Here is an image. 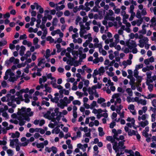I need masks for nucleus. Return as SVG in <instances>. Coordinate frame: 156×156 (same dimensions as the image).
<instances>
[{"mask_svg": "<svg viewBox=\"0 0 156 156\" xmlns=\"http://www.w3.org/2000/svg\"><path fill=\"white\" fill-rule=\"evenodd\" d=\"M29 90V89L27 88L26 89H21L19 91L16 92L15 95L16 97H15V96L12 95L10 94H8L5 97H3L1 98V100L3 102H8L7 105L9 106H12L13 108H15L16 105L13 103L16 102L17 104H20L21 101L23 100L22 94L23 93H27Z\"/></svg>", "mask_w": 156, "mask_h": 156, "instance_id": "1", "label": "nucleus"}, {"mask_svg": "<svg viewBox=\"0 0 156 156\" xmlns=\"http://www.w3.org/2000/svg\"><path fill=\"white\" fill-rule=\"evenodd\" d=\"M30 111L31 109L29 108H26L25 107H22L20 109H19L17 113L18 116L17 118L19 121V125L20 126L24 125L25 122V120L28 122L30 121V119L29 117L33 116L34 114L33 112Z\"/></svg>", "mask_w": 156, "mask_h": 156, "instance_id": "2", "label": "nucleus"}, {"mask_svg": "<svg viewBox=\"0 0 156 156\" xmlns=\"http://www.w3.org/2000/svg\"><path fill=\"white\" fill-rule=\"evenodd\" d=\"M138 38L140 40L139 41V43L137 45L141 48L144 47L145 44L147 43L149 40L147 37H143L142 36H139Z\"/></svg>", "mask_w": 156, "mask_h": 156, "instance_id": "3", "label": "nucleus"}, {"mask_svg": "<svg viewBox=\"0 0 156 156\" xmlns=\"http://www.w3.org/2000/svg\"><path fill=\"white\" fill-rule=\"evenodd\" d=\"M94 2L92 1H90L89 2H87L84 4L85 10L86 12H88L90 10V7H92L94 5Z\"/></svg>", "mask_w": 156, "mask_h": 156, "instance_id": "4", "label": "nucleus"}, {"mask_svg": "<svg viewBox=\"0 0 156 156\" xmlns=\"http://www.w3.org/2000/svg\"><path fill=\"white\" fill-rule=\"evenodd\" d=\"M134 9V6L133 5H131L129 8V12L131 14V16L129 20L130 21L133 20L134 17L135 16V13L134 12L133 10Z\"/></svg>", "mask_w": 156, "mask_h": 156, "instance_id": "5", "label": "nucleus"}, {"mask_svg": "<svg viewBox=\"0 0 156 156\" xmlns=\"http://www.w3.org/2000/svg\"><path fill=\"white\" fill-rule=\"evenodd\" d=\"M147 14V12L146 9L145 8H144V9L141 10V12L140 11L138 10L136 13V16L137 18H140L141 17V16H145Z\"/></svg>", "mask_w": 156, "mask_h": 156, "instance_id": "6", "label": "nucleus"}, {"mask_svg": "<svg viewBox=\"0 0 156 156\" xmlns=\"http://www.w3.org/2000/svg\"><path fill=\"white\" fill-rule=\"evenodd\" d=\"M113 98H115V105H116L117 104H120L121 102V99L118 94H114L112 96Z\"/></svg>", "mask_w": 156, "mask_h": 156, "instance_id": "7", "label": "nucleus"}, {"mask_svg": "<svg viewBox=\"0 0 156 156\" xmlns=\"http://www.w3.org/2000/svg\"><path fill=\"white\" fill-rule=\"evenodd\" d=\"M19 144H20V142H19V140L17 138L10 140L9 145L12 148L14 147V145L16 146Z\"/></svg>", "mask_w": 156, "mask_h": 156, "instance_id": "8", "label": "nucleus"}, {"mask_svg": "<svg viewBox=\"0 0 156 156\" xmlns=\"http://www.w3.org/2000/svg\"><path fill=\"white\" fill-rule=\"evenodd\" d=\"M64 97L63 99L60 100L59 102L58 103V106L61 109H63L65 106H67Z\"/></svg>", "mask_w": 156, "mask_h": 156, "instance_id": "9", "label": "nucleus"}, {"mask_svg": "<svg viewBox=\"0 0 156 156\" xmlns=\"http://www.w3.org/2000/svg\"><path fill=\"white\" fill-rule=\"evenodd\" d=\"M135 108V106L133 104H130L128 107V109L129 110L130 112L133 115H135L136 114Z\"/></svg>", "mask_w": 156, "mask_h": 156, "instance_id": "10", "label": "nucleus"}, {"mask_svg": "<svg viewBox=\"0 0 156 156\" xmlns=\"http://www.w3.org/2000/svg\"><path fill=\"white\" fill-rule=\"evenodd\" d=\"M91 23L90 21L86 22L85 23V25H83V23L82 22H79V25L80 26H83L85 29H86V30H88L90 29V23Z\"/></svg>", "mask_w": 156, "mask_h": 156, "instance_id": "11", "label": "nucleus"}, {"mask_svg": "<svg viewBox=\"0 0 156 156\" xmlns=\"http://www.w3.org/2000/svg\"><path fill=\"white\" fill-rule=\"evenodd\" d=\"M139 72L137 70L135 69L134 71V76L138 80V82H140L142 80V77L138 76Z\"/></svg>", "mask_w": 156, "mask_h": 156, "instance_id": "12", "label": "nucleus"}, {"mask_svg": "<svg viewBox=\"0 0 156 156\" xmlns=\"http://www.w3.org/2000/svg\"><path fill=\"white\" fill-rule=\"evenodd\" d=\"M2 125L3 126L6 127L5 128H6V129L7 130L12 129L14 127L12 125H10L9 126H8V123L6 122H3L2 123Z\"/></svg>", "mask_w": 156, "mask_h": 156, "instance_id": "13", "label": "nucleus"}, {"mask_svg": "<svg viewBox=\"0 0 156 156\" xmlns=\"http://www.w3.org/2000/svg\"><path fill=\"white\" fill-rule=\"evenodd\" d=\"M95 86H92L91 87H89L87 89V91L89 94L93 95L95 92L96 91V89L94 88Z\"/></svg>", "mask_w": 156, "mask_h": 156, "instance_id": "14", "label": "nucleus"}, {"mask_svg": "<svg viewBox=\"0 0 156 156\" xmlns=\"http://www.w3.org/2000/svg\"><path fill=\"white\" fill-rule=\"evenodd\" d=\"M129 45L128 46L129 48L131 50L134 47H136L137 45L135 41L131 40L129 43Z\"/></svg>", "mask_w": 156, "mask_h": 156, "instance_id": "15", "label": "nucleus"}, {"mask_svg": "<svg viewBox=\"0 0 156 156\" xmlns=\"http://www.w3.org/2000/svg\"><path fill=\"white\" fill-rule=\"evenodd\" d=\"M80 36L81 37H83V35L86 33V29L84 28L83 26H80Z\"/></svg>", "mask_w": 156, "mask_h": 156, "instance_id": "16", "label": "nucleus"}, {"mask_svg": "<svg viewBox=\"0 0 156 156\" xmlns=\"http://www.w3.org/2000/svg\"><path fill=\"white\" fill-rule=\"evenodd\" d=\"M82 69L83 70V73H84V71H85L87 73H90L92 71L91 69L87 67L86 65L83 66L82 67Z\"/></svg>", "mask_w": 156, "mask_h": 156, "instance_id": "17", "label": "nucleus"}, {"mask_svg": "<svg viewBox=\"0 0 156 156\" xmlns=\"http://www.w3.org/2000/svg\"><path fill=\"white\" fill-rule=\"evenodd\" d=\"M141 116H138V119L139 121H140L141 120L144 121L145 120V119L148 118V115L146 114H144L141 115Z\"/></svg>", "mask_w": 156, "mask_h": 156, "instance_id": "18", "label": "nucleus"}, {"mask_svg": "<svg viewBox=\"0 0 156 156\" xmlns=\"http://www.w3.org/2000/svg\"><path fill=\"white\" fill-rule=\"evenodd\" d=\"M148 122L147 120H146L144 121H141L139 124L141 127L144 128L148 124Z\"/></svg>", "mask_w": 156, "mask_h": 156, "instance_id": "19", "label": "nucleus"}, {"mask_svg": "<svg viewBox=\"0 0 156 156\" xmlns=\"http://www.w3.org/2000/svg\"><path fill=\"white\" fill-rule=\"evenodd\" d=\"M44 87L45 89L44 91H45L46 92L51 93V87L48 86V84L45 83L44 85Z\"/></svg>", "mask_w": 156, "mask_h": 156, "instance_id": "20", "label": "nucleus"}, {"mask_svg": "<svg viewBox=\"0 0 156 156\" xmlns=\"http://www.w3.org/2000/svg\"><path fill=\"white\" fill-rule=\"evenodd\" d=\"M24 97L25 98V99H23V101L24 100L25 102L27 103H28L30 101L29 98H31V97H29V95L27 94H24Z\"/></svg>", "mask_w": 156, "mask_h": 156, "instance_id": "21", "label": "nucleus"}, {"mask_svg": "<svg viewBox=\"0 0 156 156\" xmlns=\"http://www.w3.org/2000/svg\"><path fill=\"white\" fill-rule=\"evenodd\" d=\"M25 50L26 48L24 46H21L20 50V54L21 56H23L24 55Z\"/></svg>", "mask_w": 156, "mask_h": 156, "instance_id": "22", "label": "nucleus"}, {"mask_svg": "<svg viewBox=\"0 0 156 156\" xmlns=\"http://www.w3.org/2000/svg\"><path fill=\"white\" fill-rule=\"evenodd\" d=\"M47 80L46 76H43L41 77L40 78L39 80V83L40 84H41L42 83L46 82Z\"/></svg>", "mask_w": 156, "mask_h": 156, "instance_id": "23", "label": "nucleus"}, {"mask_svg": "<svg viewBox=\"0 0 156 156\" xmlns=\"http://www.w3.org/2000/svg\"><path fill=\"white\" fill-rule=\"evenodd\" d=\"M65 7V5H62L60 6L58 5V4H56V7L55 8L57 11L62 10Z\"/></svg>", "mask_w": 156, "mask_h": 156, "instance_id": "24", "label": "nucleus"}, {"mask_svg": "<svg viewBox=\"0 0 156 156\" xmlns=\"http://www.w3.org/2000/svg\"><path fill=\"white\" fill-rule=\"evenodd\" d=\"M125 141V140H123V141H120L118 143V147L119 148H122V149H124L125 148V147L124 146V142Z\"/></svg>", "mask_w": 156, "mask_h": 156, "instance_id": "25", "label": "nucleus"}, {"mask_svg": "<svg viewBox=\"0 0 156 156\" xmlns=\"http://www.w3.org/2000/svg\"><path fill=\"white\" fill-rule=\"evenodd\" d=\"M126 91L129 96H132L133 95V92L131 88H127Z\"/></svg>", "mask_w": 156, "mask_h": 156, "instance_id": "26", "label": "nucleus"}, {"mask_svg": "<svg viewBox=\"0 0 156 156\" xmlns=\"http://www.w3.org/2000/svg\"><path fill=\"white\" fill-rule=\"evenodd\" d=\"M114 37L115 39V43L117 44L119 43L120 41V37L119 34H115L114 36Z\"/></svg>", "mask_w": 156, "mask_h": 156, "instance_id": "27", "label": "nucleus"}, {"mask_svg": "<svg viewBox=\"0 0 156 156\" xmlns=\"http://www.w3.org/2000/svg\"><path fill=\"white\" fill-rule=\"evenodd\" d=\"M94 48H98L99 49L102 48V44L101 43H94Z\"/></svg>", "mask_w": 156, "mask_h": 156, "instance_id": "28", "label": "nucleus"}, {"mask_svg": "<svg viewBox=\"0 0 156 156\" xmlns=\"http://www.w3.org/2000/svg\"><path fill=\"white\" fill-rule=\"evenodd\" d=\"M137 133V132L134 130H130L129 132H128V135L129 136H132V135H135Z\"/></svg>", "mask_w": 156, "mask_h": 156, "instance_id": "29", "label": "nucleus"}, {"mask_svg": "<svg viewBox=\"0 0 156 156\" xmlns=\"http://www.w3.org/2000/svg\"><path fill=\"white\" fill-rule=\"evenodd\" d=\"M20 135V133L16 131V132L15 133H12V135H11V137L12 138H18L19 137Z\"/></svg>", "mask_w": 156, "mask_h": 156, "instance_id": "30", "label": "nucleus"}, {"mask_svg": "<svg viewBox=\"0 0 156 156\" xmlns=\"http://www.w3.org/2000/svg\"><path fill=\"white\" fill-rule=\"evenodd\" d=\"M10 69H9L7 70L5 73V75L4 77L5 80H7L9 77V73L10 72Z\"/></svg>", "mask_w": 156, "mask_h": 156, "instance_id": "31", "label": "nucleus"}, {"mask_svg": "<svg viewBox=\"0 0 156 156\" xmlns=\"http://www.w3.org/2000/svg\"><path fill=\"white\" fill-rule=\"evenodd\" d=\"M106 139L109 141H111V143H114L115 141V140L111 136H107L106 138Z\"/></svg>", "mask_w": 156, "mask_h": 156, "instance_id": "32", "label": "nucleus"}, {"mask_svg": "<svg viewBox=\"0 0 156 156\" xmlns=\"http://www.w3.org/2000/svg\"><path fill=\"white\" fill-rule=\"evenodd\" d=\"M104 69V68L103 67H101L98 69V70L100 76H101L102 75H103V73L105 72V71Z\"/></svg>", "mask_w": 156, "mask_h": 156, "instance_id": "33", "label": "nucleus"}, {"mask_svg": "<svg viewBox=\"0 0 156 156\" xmlns=\"http://www.w3.org/2000/svg\"><path fill=\"white\" fill-rule=\"evenodd\" d=\"M73 42L75 43H78L79 44H81L82 40L80 38H78L77 39H74L73 40Z\"/></svg>", "mask_w": 156, "mask_h": 156, "instance_id": "34", "label": "nucleus"}, {"mask_svg": "<svg viewBox=\"0 0 156 156\" xmlns=\"http://www.w3.org/2000/svg\"><path fill=\"white\" fill-rule=\"evenodd\" d=\"M131 96H127L126 98V100L129 103L130 102H134V98H131Z\"/></svg>", "mask_w": 156, "mask_h": 156, "instance_id": "35", "label": "nucleus"}, {"mask_svg": "<svg viewBox=\"0 0 156 156\" xmlns=\"http://www.w3.org/2000/svg\"><path fill=\"white\" fill-rule=\"evenodd\" d=\"M107 20H110L114 21L115 20V18L112 16H107L105 17Z\"/></svg>", "mask_w": 156, "mask_h": 156, "instance_id": "36", "label": "nucleus"}, {"mask_svg": "<svg viewBox=\"0 0 156 156\" xmlns=\"http://www.w3.org/2000/svg\"><path fill=\"white\" fill-rule=\"evenodd\" d=\"M45 62V61L44 59H41L39 61L37 65L39 66H41L42 64H44Z\"/></svg>", "mask_w": 156, "mask_h": 156, "instance_id": "37", "label": "nucleus"}, {"mask_svg": "<svg viewBox=\"0 0 156 156\" xmlns=\"http://www.w3.org/2000/svg\"><path fill=\"white\" fill-rule=\"evenodd\" d=\"M105 99L104 98H100L98 99L97 102L98 104H101L103 102H105Z\"/></svg>", "mask_w": 156, "mask_h": 156, "instance_id": "38", "label": "nucleus"}, {"mask_svg": "<svg viewBox=\"0 0 156 156\" xmlns=\"http://www.w3.org/2000/svg\"><path fill=\"white\" fill-rule=\"evenodd\" d=\"M76 94L78 96L79 98H81L83 96V93L77 91L76 92Z\"/></svg>", "mask_w": 156, "mask_h": 156, "instance_id": "39", "label": "nucleus"}, {"mask_svg": "<svg viewBox=\"0 0 156 156\" xmlns=\"http://www.w3.org/2000/svg\"><path fill=\"white\" fill-rule=\"evenodd\" d=\"M58 22V20L56 18H54L53 20L52 24L53 26H56Z\"/></svg>", "mask_w": 156, "mask_h": 156, "instance_id": "40", "label": "nucleus"}, {"mask_svg": "<svg viewBox=\"0 0 156 156\" xmlns=\"http://www.w3.org/2000/svg\"><path fill=\"white\" fill-rule=\"evenodd\" d=\"M56 47L57 49V52L58 53L62 51V49L61 48V45L60 44H57L56 45Z\"/></svg>", "mask_w": 156, "mask_h": 156, "instance_id": "41", "label": "nucleus"}, {"mask_svg": "<svg viewBox=\"0 0 156 156\" xmlns=\"http://www.w3.org/2000/svg\"><path fill=\"white\" fill-rule=\"evenodd\" d=\"M138 104H140L143 105H145L146 104V101L145 100L140 99L138 102Z\"/></svg>", "mask_w": 156, "mask_h": 156, "instance_id": "42", "label": "nucleus"}, {"mask_svg": "<svg viewBox=\"0 0 156 156\" xmlns=\"http://www.w3.org/2000/svg\"><path fill=\"white\" fill-rule=\"evenodd\" d=\"M150 10L151 12H153L154 14L156 16V7H151Z\"/></svg>", "mask_w": 156, "mask_h": 156, "instance_id": "43", "label": "nucleus"}, {"mask_svg": "<svg viewBox=\"0 0 156 156\" xmlns=\"http://www.w3.org/2000/svg\"><path fill=\"white\" fill-rule=\"evenodd\" d=\"M60 32V30L59 29H57L56 30L53 31L51 33V34L52 36H54L56 34H58Z\"/></svg>", "mask_w": 156, "mask_h": 156, "instance_id": "44", "label": "nucleus"}, {"mask_svg": "<svg viewBox=\"0 0 156 156\" xmlns=\"http://www.w3.org/2000/svg\"><path fill=\"white\" fill-rule=\"evenodd\" d=\"M152 73L151 71H148L147 72V78L148 80H150L151 78V75Z\"/></svg>", "mask_w": 156, "mask_h": 156, "instance_id": "45", "label": "nucleus"}, {"mask_svg": "<svg viewBox=\"0 0 156 156\" xmlns=\"http://www.w3.org/2000/svg\"><path fill=\"white\" fill-rule=\"evenodd\" d=\"M15 60V58L13 57H11L9 60L6 62V63L8 64H9L13 62Z\"/></svg>", "mask_w": 156, "mask_h": 156, "instance_id": "46", "label": "nucleus"}, {"mask_svg": "<svg viewBox=\"0 0 156 156\" xmlns=\"http://www.w3.org/2000/svg\"><path fill=\"white\" fill-rule=\"evenodd\" d=\"M99 75V73L98 70L97 69H95L94 71V73L92 74V76L96 77L97 75Z\"/></svg>", "mask_w": 156, "mask_h": 156, "instance_id": "47", "label": "nucleus"}, {"mask_svg": "<svg viewBox=\"0 0 156 156\" xmlns=\"http://www.w3.org/2000/svg\"><path fill=\"white\" fill-rule=\"evenodd\" d=\"M124 32L123 30L120 29L118 30V34L119 35H122L124 39V35H123Z\"/></svg>", "mask_w": 156, "mask_h": 156, "instance_id": "48", "label": "nucleus"}, {"mask_svg": "<svg viewBox=\"0 0 156 156\" xmlns=\"http://www.w3.org/2000/svg\"><path fill=\"white\" fill-rule=\"evenodd\" d=\"M73 104L74 105H81V102L79 100H75L73 101L72 102Z\"/></svg>", "mask_w": 156, "mask_h": 156, "instance_id": "49", "label": "nucleus"}, {"mask_svg": "<svg viewBox=\"0 0 156 156\" xmlns=\"http://www.w3.org/2000/svg\"><path fill=\"white\" fill-rule=\"evenodd\" d=\"M36 146L38 148H44V144L43 143H41L39 144H36Z\"/></svg>", "mask_w": 156, "mask_h": 156, "instance_id": "50", "label": "nucleus"}, {"mask_svg": "<svg viewBox=\"0 0 156 156\" xmlns=\"http://www.w3.org/2000/svg\"><path fill=\"white\" fill-rule=\"evenodd\" d=\"M93 149L94 151H96V153H95V155H97L99 152V151H98V146L97 145L94 146L93 147Z\"/></svg>", "mask_w": 156, "mask_h": 156, "instance_id": "51", "label": "nucleus"}, {"mask_svg": "<svg viewBox=\"0 0 156 156\" xmlns=\"http://www.w3.org/2000/svg\"><path fill=\"white\" fill-rule=\"evenodd\" d=\"M37 72L36 73V75L38 76H41V72L42 71V69L41 68H37Z\"/></svg>", "mask_w": 156, "mask_h": 156, "instance_id": "52", "label": "nucleus"}, {"mask_svg": "<svg viewBox=\"0 0 156 156\" xmlns=\"http://www.w3.org/2000/svg\"><path fill=\"white\" fill-rule=\"evenodd\" d=\"M97 105V103L95 101H93L92 103L90 105V108L92 109Z\"/></svg>", "mask_w": 156, "mask_h": 156, "instance_id": "53", "label": "nucleus"}, {"mask_svg": "<svg viewBox=\"0 0 156 156\" xmlns=\"http://www.w3.org/2000/svg\"><path fill=\"white\" fill-rule=\"evenodd\" d=\"M109 152L111 153L112 152V145L111 144H108L106 146Z\"/></svg>", "mask_w": 156, "mask_h": 156, "instance_id": "54", "label": "nucleus"}, {"mask_svg": "<svg viewBox=\"0 0 156 156\" xmlns=\"http://www.w3.org/2000/svg\"><path fill=\"white\" fill-rule=\"evenodd\" d=\"M59 127L60 126H59L54 129L55 133L56 134H58L61 132L59 128Z\"/></svg>", "mask_w": 156, "mask_h": 156, "instance_id": "55", "label": "nucleus"}, {"mask_svg": "<svg viewBox=\"0 0 156 156\" xmlns=\"http://www.w3.org/2000/svg\"><path fill=\"white\" fill-rule=\"evenodd\" d=\"M80 55V58L81 59H84L86 58V54L85 53L80 54H79Z\"/></svg>", "mask_w": 156, "mask_h": 156, "instance_id": "56", "label": "nucleus"}, {"mask_svg": "<svg viewBox=\"0 0 156 156\" xmlns=\"http://www.w3.org/2000/svg\"><path fill=\"white\" fill-rule=\"evenodd\" d=\"M148 25L147 26L145 25H143L142 26V33L143 34H145L146 33V29L145 28L146 27H148Z\"/></svg>", "mask_w": 156, "mask_h": 156, "instance_id": "57", "label": "nucleus"}, {"mask_svg": "<svg viewBox=\"0 0 156 156\" xmlns=\"http://www.w3.org/2000/svg\"><path fill=\"white\" fill-rule=\"evenodd\" d=\"M17 79V78L14 76H12V77H9V80L10 82H14Z\"/></svg>", "mask_w": 156, "mask_h": 156, "instance_id": "58", "label": "nucleus"}, {"mask_svg": "<svg viewBox=\"0 0 156 156\" xmlns=\"http://www.w3.org/2000/svg\"><path fill=\"white\" fill-rule=\"evenodd\" d=\"M99 51L100 53H101L102 54L104 55H105L107 54V52L106 51L104 50L103 48H101L99 49Z\"/></svg>", "mask_w": 156, "mask_h": 156, "instance_id": "59", "label": "nucleus"}, {"mask_svg": "<svg viewBox=\"0 0 156 156\" xmlns=\"http://www.w3.org/2000/svg\"><path fill=\"white\" fill-rule=\"evenodd\" d=\"M51 100L53 102H55V103H57L59 100V98L58 97H55L54 98H52Z\"/></svg>", "mask_w": 156, "mask_h": 156, "instance_id": "60", "label": "nucleus"}, {"mask_svg": "<svg viewBox=\"0 0 156 156\" xmlns=\"http://www.w3.org/2000/svg\"><path fill=\"white\" fill-rule=\"evenodd\" d=\"M47 40L50 41V43H53L54 41V40L51 36H48L47 38Z\"/></svg>", "mask_w": 156, "mask_h": 156, "instance_id": "61", "label": "nucleus"}, {"mask_svg": "<svg viewBox=\"0 0 156 156\" xmlns=\"http://www.w3.org/2000/svg\"><path fill=\"white\" fill-rule=\"evenodd\" d=\"M151 121L154 122L156 120V114L153 113L151 115Z\"/></svg>", "mask_w": 156, "mask_h": 156, "instance_id": "62", "label": "nucleus"}, {"mask_svg": "<svg viewBox=\"0 0 156 156\" xmlns=\"http://www.w3.org/2000/svg\"><path fill=\"white\" fill-rule=\"evenodd\" d=\"M81 133L79 130H77V131L76 132V136L77 138H80L81 136Z\"/></svg>", "mask_w": 156, "mask_h": 156, "instance_id": "63", "label": "nucleus"}, {"mask_svg": "<svg viewBox=\"0 0 156 156\" xmlns=\"http://www.w3.org/2000/svg\"><path fill=\"white\" fill-rule=\"evenodd\" d=\"M148 88L150 92H151L153 88V85L152 84H148Z\"/></svg>", "mask_w": 156, "mask_h": 156, "instance_id": "64", "label": "nucleus"}]
</instances>
